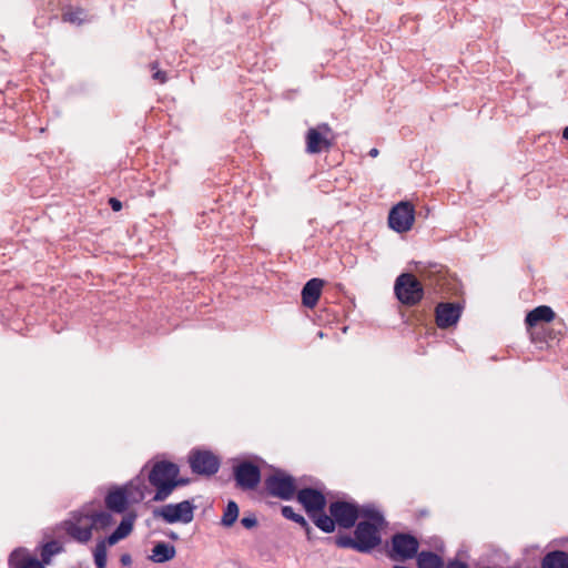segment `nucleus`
I'll list each match as a JSON object with an SVG mask.
<instances>
[{"mask_svg":"<svg viewBox=\"0 0 568 568\" xmlns=\"http://www.w3.org/2000/svg\"><path fill=\"white\" fill-rule=\"evenodd\" d=\"M180 468L176 464L161 460L151 468L148 480L155 488L154 501H164L175 488L186 485L187 480L179 478Z\"/></svg>","mask_w":568,"mask_h":568,"instance_id":"obj_1","label":"nucleus"},{"mask_svg":"<svg viewBox=\"0 0 568 568\" xmlns=\"http://www.w3.org/2000/svg\"><path fill=\"white\" fill-rule=\"evenodd\" d=\"M361 520L354 535L357 538L356 550L361 552H368L381 544V528L384 524L383 516L375 509L363 508Z\"/></svg>","mask_w":568,"mask_h":568,"instance_id":"obj_2","label":"nucleus"},{"mask_svg":"<svg viewBox=\"0 0 568 568\" xmlns=\"http://www.w3.org/2000/svg\"><path fill=\"white\" fill-rule=\"evenodd\" d=\"M394 291L400 303L409 306L419 303L424 295L420 282L410 273L397 277Z\"/></svg>","mask_w":568,"mask_h":568,"instance_id":"obj_3","label":"nucleus"},{"mask_svg":"<svg viewBox=\"0 0 568 568\" xmlns=\"http://www.w3.org/2000/svg\"><path fill=\"white\" fill-rule=\"evenodd\" d=\"M335 135L327 123H321L307 130L305 135L306 152L317 154L328 151L334 144Z\"/></svg>","mask_w":568,"mask_h":568,"instance_id":"obj_4","label":"nucleus"},{"mask_svg":"<svg viewBox=\"0 0 568 568\" xmlns=\"http://www.w3.org/2000/svg\"><path fill=\"white\" fill-rule=\"evenodd\" d=\"M194 505L189 500L179 504H168L160 509L154 510V516L162 518L168 524L183 523L189 524L194 517Z\"/></svg>","mask_w":568,"mask_h":568,"instance_id":"obj_5","label":"nucleus"},{"mask_svg":"<svg viewBox=\"0 0 568 568\" xmlns=\"http://www.w3.org/2000/svg\"><path fill=\"white\" fill-rule=\"evenodd\" d=\"M265 488L271 496L290 500L295 494L296 485L292 476L276 470L265 479Z\"/></svg>","mask_w":568,"mask_h":568,"instance_id":"obj_6","label":"nucleus"},{"mask_svg":"<svg viewBox=\"0 0 568 568\" xmlns=\"http://www.w3.org/2000/svg\"><path fill=\"white\" fill-rule=\"evenodd\" d=\"M67 534L81 544H87L92 538V519L89 513H73L71 518L64 521Z\"/></svg>","mask_w":568,"mask_h":568,"instance_id":"obj_7","label":"nucleus"},{"mask_svg":"<svg viewBox=\"0 0 568 568\" xmlns=\"http://www.w3.org/2000/svg\"><path fill=\"white\" fill-rule=\"evenodd\" d=\"M236 486L242 490H253L261 481L260 468L251 462H242L233 469Z\"/></svg>","mask_w":568,"mask_h":568,"instance_id":"obj_8","label":"nucleus"},{"mask_svg":"<svg viewBox=\"0 0 568 568\" xmlns=\"http://www.w3.org/2000/svg\"><path fill=\"white\" fill-rule=\"evenodd\" d=\"M329 514L335 519L336 525L343 528H351L362 517L363 509L359 510L356 505L351 503L334 501L329 505Z\"/></svg>","mask_w":568,"mask_h":568,"instance_id":"obj_9","label":"nucleus"},{"mask_svg":"<svg viewBox=\"0 0 568 568\" xmlns=\"http://www.w3.org/2000/svg\"><path fill=\"white\" fill-rule=\"evenodd\" d=\"M415 206L409 201H400L393 205V231L406 233L415 223Z\"/></svg>","mask_w":568,"mask_h":568,"instance_id":"obj_10","label":"nucleus"},{"mask_svg":"<svg viewBox=\"0 0 568 568\" xmlns=\"http://www.w3.org/2000/svg\"><path fill=\"white\" fill-rule=\"evenodd\" d=\"M418 539L405 532H397L393 535V558L407 560L415 558L419 552Z\"/></svg>","mask_w":568,"mask_h":568,"instance_id":"obj_11","label":"nucleus"},{"mask_svg":"<svg viewBox=\"0 0 568 568\" xmlns=\"http://www.w3.org/2000/svg\"><path fill=\"white\" fill-rule=\"evenodd\" d=\"M189 463L193 473L199 475H214L220 467L219 458L209 450H194L190 454Z\"/></svg>","mask_w":568,"mask_h":568,"instance_id":"obj_12","label":"nucleus"},{"mask_svg":"<svg viewBox=\"0 0 568 568\" xmlns=\"http://www.w3.org/2000/svg\"><path fill=\"white\" fill-rule=\"evenodd\" d=\"M297 500L303 505L308 516L320 510H324L326 506L325 496L314 488H303L297 493Z\"/></svg>","mask_w":568,"mask_h":568,"instance_id":"obj_13","label":"nucleus"},{"mask_svg":"<svg viewBox=\"0 0 568 568\" xmlns=\"http://www.w3.org/2000/svg\"><path fill=\"white\" fill-rule=\"evenodd\" d=\"M436 324L439 328L455 325L462 314V307L456 303H439L435 310Z\"/></svg>","mask_w":568,"mask_h":568,"instance_id":"obj_14","label":"nucleus"},{"mask_svg":"<svg viewBox=\"0 0 568 568\" xmlns=\"http://www.w3.org/2000/svg\"><path fill=\"white\" fill-rule=\"evenodd\" d=\"M323 286L324 281L321 278H312L304 285L302 302L306 307L313 308L317 304Z\"/></svg>","mask_w":568,"mask_h":568,"instance_id":"obj_15","label":"nucleus"},{"mask_svg":"<svg viewBox=\"0 0 568 568\" xmlns=\"http://www.w3.org/2000/svg\"><path fill=\"white\" fill-rule=\"evenodd\" d=\"M556 317L550 306L540 305L527 313L525 324L528 328L535 327L540 323H550Z\"/></svg>","mask_w":568,"mask_h":568,"instance_id":"obj_16","label":"nucleus"},{"mask_svg":"<svg viewBox=\"0 0 568 568\" xmlns=\"http://www.w3.org/2000/svg\"><path fill=\"white\" fill-rule=\"evenodd\" d=\"M128 494L123 487H116L111 489L105 496V506L109 510L118 514H122L128 508Z\"/></svg>","mask_w":568,"mask_h":568,"instance_id":"obj_17","label":"nucleus"},{"mask_svg":"<svg viewBox=\"0 0 568 568\" xmlns=\"http://www.w3.org/2000/svg\"><path fill=\"white\" fill-rule=\"evenodd\" d=\"M175 554L176 550L173 545L161 541L153 547L152 555L149 556V559L156 564H163L173 559Z\"/></svg>","mask_w":568,"mask_h":568,"instance_id":"obj_18","label":"nucleus"},{"mask_svg":"<svg viewBox=\"0 0 568 568\" xmlns=\"http://www.w3.org/2000/svg\"><path fill=\"white\" fill-rule=\"evenodd\" d=\"M540 568H568V554L562 550L547 552L541 558Z\"/></svg>","mask_w":568,"mask_h":568,"instance_id":"obj_19","label":"nucleus"},{"mask_svg":"<svg viewBox=\"0 0 568 568\" xmlns=\"http://www.w3.org/2000/svg\"><path fill=\"white\" fill-rule=\"evenodd\" d=\"M123 489L125 490V494H128V501L129 503H140L144 499V483L143 480L138 477L131 480L129 484L123 486Z\"/></svg>","mask_w":568,"mask_h":568,"instance_id":"obj_20","label":"nucleus"},{"mask_svg":"<svg viewBox=\"0 0 568 568\" xmlns=\"http://www.w3.org/2000/svg\"><path fill=\"white\" fill-rule=\"evenodd\" d=\"M416 560L418 568H445L443 558L433 551H420Z\"/></svg>","mask_w":568,"mask_h":568,"instance_id":"obj_21","label":"nucleus"},{"mask_svg":"<svg viewBox=\"0 0 568 568\" xmlns=\"http://www.w3.org/2000/svg\"><path fill=\"white\" fill-rule=\"evenodd\" d=\"M133 529V521L132 519L124 518L120 525L116 527V529L106 538V542L110 546L115 545L121 539L125 538L131 534Z\"/></svg>","mask_w":568,"mask_h":568,"instance_id":"obj_22","label":"nucleus"},{"mask_svg":"<svg viewBox=\"0 0 568 568\" xmlns=\"http://www.w3.org/2000/svg\"><path fill=\"white\" fill-rule=\"evenodd\" d=\"M314 524L325 532H332L335 529L336 521L332 517V515H326L324 510H320L318 513L310 516Z\"/></svg>","mask_w":568,"mask_h":568,"instance_id":"obj_23","label":"nucleus"},{"mask_svg":"<svg viewBox=\"0 0 568 568\" xmlns=\"http://www.w3.org/2000/svg\"><path fill=\"white\" fill-rule=\"evenodd\" d=\"M239 517V506L235 501L230 500L226 505V508L224 510V514L221 519V524L224 527H231Z\"/></svg>","mask_w":568,"mask_h":568,"instance_id":"obj_24","label":"nucleus"},{"mask_svg":"<svg viewBox=\"0 0 568 568\" xmlns=\"http://www.w3.org/2000/svg\"><path fill=\"white\" fill-rule=\"evenodd\" d=\"M63 21L70 22L73 24H81L89 20L88 13L84 9L77 8L73 10H69L62 16Z\"/></svg>","mask_w":568,"mask_h":568,"instance_id":"obj_25","label":"nucleus"},{"mask_svg":"<svg viewBox=\"0 0 568 568\" xmlns=\"http://www.w3.org/2000/svg\"><path fill=\"white\" fill-rule=\"evenodd\" d=\"M92 519V528H106L113 523L112 515L106 511L89 514Z\"/></svg>","mask_w":568,"mask_h":568,"instance_id":"obj_26","label":"nucleus"},{"mask_svg":"<svg viewBox=\"0 0 568 568\" xmlns=\"http://www.w3.org/2000/svg\"><path fill=\"white\" fill-rule=\"evenodd\" d=\"M106 541H99L94 549V562L97 568H105L106 566Z\"/></svg>","mask_w":568,"mask_h":568,"instance_id":"obj_27","label":"nucleus"},{"mask_svg":"<svg viewBox=\"0 0 568 568\" xmlns=\"http://www.w3.org/2000/svg\"><path fill=\"white\" fill-rule=\"evenodd\" d=\"M281 511H282L283 517L300 524L302 527H304L308 531L310 527H308V524L305 520V518L302 515L296 514L291 506L282 507Z\"/></svg>","mask_w":568,"mask_h":568,"instance_id":"obj_28","label":"nucleus"},{"mask_svg":"<svg viewBox=\"0 0 568 568\" xmlns=\"http://www.w3.org/2000/svg\"><path fill=\"white\" fill-rule=\"evenodd\" d=\"M31 558L22 549H16L12 551L9 558V565L11 568H21V566L30 560Z\"/></svg>","mask_w":568,"mask_h":568,"instance_id":"obj_29","label":"nucleus"},{"mask_svg":"<svg viewBox=\"0 0 568 568\" xmlns=\"http://www.w3.org/2000/svg\"><path fill=\"white\" fill-rule=\"evenodd\" d=\"M61 547L55 541L47 542L42 549V559L44 562H49L50 557L58 554Z\"/></svg>","mask_w":568,"mask_h":568,"instance_id":"obj_30","label":"nucleus"},{"mask_svg":"<svg viewBox=\"0 0 568 568\" xmlns=\"http://www.w3.org/2000/svg\"><path fill=\"white\" fill-rule=\"evenodd\" d=\"M336 544L339 546V547H344V548H353L356 550V545H357V538L356 536L354 535V537H351V536H341L336 539Z\"/></svg>","mask_w":568,"mask_h":568,"instance_id":"obj_31","label":"nucleus"},{"mask_svg":"<svg viewBox=\"0 0 568 568\" xmlns=\"http://www.w3.org/2000/svg\"><path fill=\"white\" fill-rule=\"evenodd\" d=\"M241 524L247 528L251 529L257 525V520L255 517H243L241 520Z\"/></svg>","mask_w":568,"mask_h":568,"instance_id":"obj_32","label":"nucleus"},{"mask_svg":"<svg viewBox=\"0 0 568 568\" xmlns=\"http://www.w3.org/2000/svg\"><path fill=\"white\" fill-rule=\"evenodd\" d=\"M21 568H44L42 566V564L36 559V558H31L30 560H28L27 562H24Z\"/></svg>","mask_w":568,"mask_h":568,"instance_id":"obj_33","label":"nucleus"},{"mask_svg":"<svg viewBox=\"0 0 568 568\" xmlns=\"http://www.w3.org/2000/svg\"><path fill=\"white\" fill-rule=\"evenodd\" d=\"M445 568H468V565L459 560H450Z\"/></svg>","mask_w":568,"mask_h":568,"instance_id":"obj_34","label":"nucleus"},{"mask_svg":"<svg viewBox=\"0 0 568 568\" xmlns=\"http://www.w3.org/2000/svg\"><path fill=\"white\" fill-rule=\"evenodd\" d=\"M109 204L112 207L113 211L118 212L122 209V203L115 197H110Z\"/></svg>","mask_w":568,"mask_h":568,"instance_id":"obj_35","label":"nucleus"},{"mask_svg":"<svg viewBox=\"0 0 568 568\" xmlns=\"http://www.w3.org/2000/svg\"><path fill=\"white\" fill-rule=\"evenodd\" d=\"M153 79L159 81L160 83H164L166 81V74L163 71L156 70L153 73Z\"/></svg>","mask_w":568,"mask_h":568,"instance_id":"obj_36","label":"nucleus"},{"mask_svg":"<svg viewBox=\"0 0 568 568\" xmlns=\"http://www.w3.org/2000/svg\"><path fill=\"white\" fill-rule=\"evenodd\" d=\"M120 561L123 566H130L132 564V558L129 554H123L120 558Z\"/></svg>","mask_w":568,"mask_h":568,"instance_id":"obj_37","label":"nucleus"},{"mask_svg":"<svg viewBox=\"0 0 568 568\" xmlns=\"http://www.w3.org/2000/svg\"><path fill=\"white\" fill-rule=\"evenodd\" d=\"M562 138L568 141V125L562 131Z\"/></svg>","mask_w":568,"mask_h":568,"instance_id":"obj_38","label":"nucleus"},{"mask_svg":"<svg viewBox=\"0 0 568 568\" xmlns=\"http://www.w3.org/2000/svg\"><path fill=\"white\" fill-rule=\"evenodd\" d=\"M377 154H378L377 149H372V150L369 151V155H372V156H376Z\"/></svg>","mask_w":568,"mask_h":568,"instance_id":"obj_39","label":"nucleus"},{"mask_svg":"<svg viewBox=\"0 0 568 568\" xmlns=\"http://www.w3.org/2000/svg\"><path fill=\"white\" fill-rule=\"evenodd\" d=\"M386 221H387V225L390 227V210L387 213Z\"/></svg>","mask_w":568,"mask_h":568,"instance_id":"obj_40","label":"nucleus"},{"mask_svg":"<svg viewBox=\"0 0 568 568\" xmlns=\"http://www.w3.org/2000/svg\"><path fill=\"white\" fill-rule=\"evenodd\" d=\"M151 67H152V69L154 70V69H156L158 63H156V62H153V63L151 64Z\"/></svg>","mask_w":568,"mask_h":568,"instance_id":"obj_41","label":"nucleus"}]
</instances>
